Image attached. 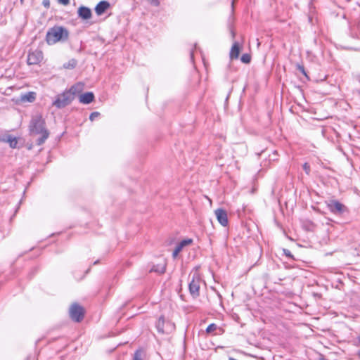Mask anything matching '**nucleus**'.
I'll return each mask as SVG.
<instances>
[{"mask_svg": "<svg viewBox=\"0 0 360 360\" xmlns=\"http://www.w3.org/2000/svg\"><path fill=\"white\" fill-rule=\"evenodd\" d=\"M166 270V263L165 262H163L161 264H158L157 265H154L152 269H150V271H154L158 274H164Z\"/></svg>", "mask_w": 360, "mask_h": 360, "instance_id": "14", "label": "nucleus"}, {"mask_svg": "<svg viewBox=\"0 0 360 360\" xmlns=\"http://www.w3.org/2000/svg\"><path fill=\"white\" fill-rule=\"evenodd\" d=\"M35 99V94L33 92H30L28 94H26L22 96V101H27L29 102H32Z\"/></svg>", "mask_w": 360, "mask_h": 360, "instance_id": "17", "label": "nucleus"}, {"mask_svg": "<svg viewBox=\"0 0 360 360\" xmlns=\"http://www.w3.org/2000/svg\"><path fill=\"white\" fill-rule=\"evenodd\" d=\"M239 53H240L239 44L237 41H235L232 46L231 51H230L231 59L238 58Z\"/></svg>", "mask_w": 360, "mask_h": 360, "instance_id": "13", "label": "nucleus"}, {"mask_svg": "<svg viewBox=\"0 0 360 360\" xmlns=\"http://www.w3.org/2000/svg\"><path fill=\"white\" fill-rule=\"evenodd\" d=\"M200 278L198 274L193 276L192 280L189 283V292L193 297L195 298L199 295Z\"/></svg>", "mask_w": 360, "mask_h": 360, "instance_id": "6", "label": "nucleus"}, {"mask_svg": "<svg viewBox=\"0 0 360 360\" xmlns=\"http://www.w3.org/2000/svg\"><path fill=\"white\" fill-rule=\"evenodd\" d=\"M217 328V326L214 323H212L207 326V328L206 329V332L207 333H210L214 331Z\"/></svg>", "mask_w": 360, "mask_h": 360, "instance_id": "21", "label": "nucleus"}, {"mask_svg": "<svg viewBox=\"0 0 360 360\" xmlns=\"http://www.w3.org/2000/svg\"><path fill=\"white\" fill-rule=\"evenodd\" d=\"M110 3L107 1H100L95 7V12L98 15H101L110 8Z\"/></svg>", "mask_w": 360, "mask_h": 360, "instance_id": "11", "label": "nucleus"}, {"mask_svg": "<svg viewBox=\"0 0 360 360\" xmlns=\"http://www.w3.org/2000/svg\"><path fill=\"white\" fill-rule=\"evenodd\" d=\"M151 3L153 4L155 6H158L159 4L158 0H151Z\"/></svg>", "mask_w": 360, "mask_h": 360, "instance_id": "27", "label": "nucleus"}, {"mask_svg": "<svg viewBox=\"0 0 360 360\" xmlns=\"http://www.w3.org/2000/svg\"><path fill=\"white\" fill-rule=\"evenodd\" d=\"M320 360H325L324 359H321Z\"/></svg>", "mask_w": 360, "mask_h": 360, "instance_id": "33", "label": "nucleus"}, {"mask_svg": "<svg viewBox=\"0 0 360 360\" xmlns=\"http://www.w3.org/2000/svg\"><path fill=\"white\" fill-rule=\"evenodd\" d=\"M43 59V53L40 50H35L30 52L27 56V64L28 65H37Z\"/></svg>", "mask_w": 360, "mask_h": 360, "instance_id": "7", "label": "nucleus"}, {"mask_svg": "<svg viewBox=\"0 0 360 360\" xmlns=\"http://www.w3.org/2000/svg\"><path fill=\"white\" fill-rule=\"evenodd\" d=\"M358 356H359V357L360 358V351H359V353H358Z\"/></svg>", "mask_w": 360, "mask_h": 360, "instance_id": "30", "label": "nucleus"}, {"mask_svg": "<svg viewBox=\"0 0 360 360\" xmlns=\"http://www.w3.org/2000/svg\"><path fill=\"white\" fill-rule=\"evenodd\" d=\"M100 115V113L98 112H93L90 116L89 120L91 121H94L96 117H98Z\"/></svg>", "mask_w": 360, "mask_h": 360, "instance_id": "22", "label": "nucleus"}, {"mask_svg": "<svg viewBox=\"0 0 360 360\" xmlns=\"http://www.w3.org/2000/svg\"><path fill=\"white\" fill-rule=\"evenodd\" d=\"M73 99L74 96H72V93L69 92L68 90L56 96V100L53 103V105L58 108H63L69 105Z\"/></svg>", "mask_w": 360, "mask_h": 360, "instance_id": "3", "label": "nucleus"}, {"mask_svg": "<svg viewBox=\"0 0 360 360\" xmlns=\"http://www.w3.org/2000/svg\"><path fill=\"white\" fill-rule=\"evenodd\" d=\"M297 69L298 70H300L303 75H304L305 76H307V73L305 72V70H304V68L303 65H300V64H297Z\"/></svg>", "mask_w": 360, "mask_h": 360, "instance_id": "23", "label": "nucleus"}, {"mask_svg": "<svg viewBox=\"0 0 360 360\" xmlns=\"http://www.w3.org/2000/svg\"><path fill=\"white\" fill-rule=\"evenodd\" d=\"M58 2L63 5H68L70 3V0H58Z\"/></svg>", "mask_w": 360, "mask_h": 360, "instance_id": "25", "label": "nucleus"}, {"mask_svg": "<svg viewBox=\"0 0 360 360\" xmlns=\"http://www.w3.org/2000/svg\"><path fill=\"white\" fill-rule=\"evenodd\" d=\"M94 99V95L92 92H86L81 94L79 96V102L84 104H89Z\"/></svg>", "mask_w": 360, "mask_h": 360, "instance_id": "12", "label": "nucleus"}, {"mask_svg": "<svg viewBox=\"0 0 360 360\" xmlns=\"http://www.w3.org/2000/svg\"><path fill=\"white\" fill-rule=\"evenodd\" d=\"M303 169L306 172V173L308 174L310 172V166L308 163H304L303 165Z\"/></svg>", "mask_w": 360, "mask_h": 360, "instance_id": "24", "label": "nucleus"}, {"mask_svg": "<svg viewBox=\"0 0 360 360\" xmlns=\"http://www.w3.org/2000/svg\"><path fill=\"white\" fill-rule=\"evenodd\" d=\"M43 5L45 6V7H49V5H50V2L49 0H44L43 1Z\"/></svg>", "mask_w": 360, "mask_h": 360, "instance_id": "26", "label": "nucleus"}, {"mask_svg": "<svg viewBox=\"0 0 360 360\" xmlns=\"http://www.w3.org/2000/svg\"><path fill=\"white\" fill-rule=\"evenodd\" d=\"M77 13L78 16L83 20H89L92 15L91 9L84 6L78 8Z\"/></svg>", "mask_w": 360, "mask_h": 360, "instance_id": "9", "label": "nucleus"}, {"mask_svg": "<svg viewBox=\"0 0 360 360\" xmlns=\"http://www.w3.org/2000/svg\"><path fill=\"white\" fill-rule=\"evenodd\" d=\"M75 66V62L74 61L73 64L71 65L72 68H74Z\"/></svg>", "mask_w": 360, "mask_h": 360, "instance_id": "28", "label": "nucleus"}, {"mask_svg": "<svg viewBox=\"0 0 360 360\" xmlns=\"http://www.w3.org/2000/svg\"><path fill=\"white\" fill-rule=\"evenodd\" d=\"M240 60L244 63H249L250 62L251 57L249 54L245 53L243 54V56L240 58Z\"/></svg>", "mask_w": 360, "mask_h": 360, "instance_id": "20", "label": "nucleus"}, {"mask_svg": "<svg viewBox=\"0 0 360 360\" xmlns=\"http://www.w3.org/2000/svg\"><path fill=\"white\" fill-rule=\"evenodd\" d=\"M6 142H8L12 148H15L17 146L18 141L16 138L13 137L12 136H8L6 138V140H5Z\"/></svg>", "mask_w": 360, "mask_h": 360, "instance_id": "16", "label": "nucleus"}, {"mask_svg": "<svg viewBox=\"0 0 360 360\" xmlns=\"http://www.w3.org/2000/svg\"><path fill=\"white\" fill-rule=\"evenodd\" d=\"M164 323H165V319L163 317H160L156 324V327L158 328V330L160 333H164Z\"/></svg>", "mask_w": 360, "mask_h": 360, "instance_id": "18", "label": "nucleus"}, {"mask_svg": "<svg viewBox=\"0 0 360 360\" xmlns=\"http://www.w3.org/2000/svg\"><path fill=\"white\" fill-rule=\"evenodd\" d=\"M193 242L192 239H186V240H181L175 248L173 253H172V257L174 258H176L177 257V255H179V253L182 250V249L186 246V245H188L190 244H191Z\"/></svg>", "mask_w": 360, "mask_h": 360, "instance_id": "10", "label": "nucleus"}, {"mask_svg": "<svg viewBox=\"0 0 360 360\" xmlns=\"http://www.w3.org/2000/svg\"><path fill=\"white\" fill-rule=\"evenodd\" d=\"M68 37V31L60 26L51 28L46 33V40L48 44H54L60 41H65Z\"/></svg>", "mask_w": 360, "mask_h": 360, "instance_id": "2", "label": "nucleus"}, {"mask_svg": "<svg viewBox=\"0 0 360 360\" xmlns=\"http://www.w3.org/2000/svg\"><path fill=\"white\" fill-rule=\"evenodd\" d=\"M231 34H232L233 37H234L235 33L233 31H231Z\"/></svg>", "mask_w": 360, "mask_h": 360, "instance_id": "29", "label": "nucleus"}, {"mask_svg": "<svg viewBox=\"0 0 360 360\" xmlns=\"http://www.w3.org/2000/svg\"><path fill=\"white\" fill-rule=\"evenodd\" d=\"M143 352L141 349H138L135 352L133 357V360H143Z\"/></svg>", "mask_w": 360, "mask_h": 360, "instance_id": "19", "label": "nucleus"}, {"mask_svg": "<svg viewBox=\"0 0 360 360\" xmlns=\"http://www.w3.org/2000/svg\"><path fill=\"white\" fill-rule=\"evenodd\" d=\"M21 1H22L23 0H20Z\"/></svg>", "mask_w": 360, "mask_h": 360, "instance_id": "34", "label": "nucleus"}, {"mask_svg": "<svg viewBox=\"0 0 360 360\" xmlns=\"http://www.w3.org/2000/svg\"><path fill=\"white\" fill-rule=\"evenodd\" d=\"M30 131L33 134H41L37 140V145L43 144L49 136V132L45 127V121L41 115L34 116L30 122Z\"/></svg>", "mask_w": 360, "mask_h": 360, "instance_id": "1", "label": "nucleus"}, {"mask_svg": "<svg viewBox=\"0 0 360 360\" xmlns=\"http://www.w3.org/2000/svg\"><path fill=\"white\" fill-rule=\"evenodd\" d=\"M214 213L219 223L223 226H226L229 223L226 212L219 208L217 209Z\"/></svg>", "mask_w": 360, "mask_h": 360, "instance_id": "8", "label": "nucleus"}, {"mask_svg": "<svg viewBox=\"0 0 360 360\" xmlns=\"http://www.w3.org/2000/svg\"><path fill=\"white\" fill-rule=\"evenodd\" d=\"M83 86H84L83 84L77 83L75 85L72 86L68 91H69V92H72V96L75 97V96L77 94H79L82 91Z\"/></svg>", "mask_w": 360, "mask_h": 360, "instance_id": "15", "label": "nucleus"}, {"mask_svg": "<svg viewBox=\"0 0 360 360\" xmlns=\"http://www.w3.org/2000/svg\"><path fill=\"white\" fill-rule=\"evenodd\" d=\"M328 207L331 212L338 215H341L347 212V208L345 205L335 200H330L328 202Z\"/></svg>", "mask_w": 360, "mask_h": 360, "instance_id": "5", "label": "nucleus"}, {"mask_svg": "<svg viewBox=\"0 0 360 360\" xmlns=\"http://www.w3.org/2000/svg\"><path fill=\"white\" fill-rule=\"evenodd\" d=\"M65 68H69V65H64Z\"/></svg>", "mask_w": 360, "mask_h": 360, "instance_id": "31", "label": "nucleus"}, {"mask_svg": "<svg viewBox=\"0 0 360 360\" xmlns=\"http://www.w3.org/2000/svg\"><path fill=\"white\" fill-rule=\"evenodd\" d=\"M359 343H360V337L359 338Z\"/></svg>", "mask_w": 360, "mask_h": 360, "instance_id": "32", "label": "nucleus"}, {"mask_svg": "<svg viewBox=\"0 0 360 360\" xmlns=\"http://www.w3.org/2000/svg\"><path fill=\"white\" fill-rule=\"evenodd\" d=\"M69 314L72 320L80 322L84 318V309L77 303H74L70 307Z\"/></svg>", "mask_w": 360, "mask_h": 360, "instance_id": "4", "label": "nucleus"}]
</instances>
